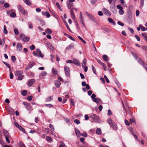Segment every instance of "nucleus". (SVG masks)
<instances>
[{
	"instance_id": "nucleus-1",
	"label": "nucleus",
	"mask_w": 147,
	"mask_h": 147,
	"mask_svg": "<svg viewBox=\"0 0 147 147\" xmlns=\"http://www.w3.org/2000/svg\"><path fill=\"white\" fill-rule=\"evenodd\" d=\"M108 122L110 126L114 129L116 130L117 129V126L115 122L111 119H109L108 120Z\"/></svg>"
},
{
	"instance_id": "nucleus-2",
	"label": "nucleus",
	"mask_w": 147,
	"mask_h": 147,
	"mask_svg": "<svg viewBox=\"0 0 147 147\" xmlns=\"http://www.w3.org/2000/svg\"><path fill=\"white\" fill-rule=\"evenodd\" d=\"M90 117L92 118L94 121L98 123L100 121V119L98 116L95 114H93L91 115Z\"/></svg>"
},
{
	"instance_id": "nucleus-3",
	"label": "nucleus",
	"mask_w": 147,
	"mask_h": 147,
	"mask_svg": "<svg viewBox=\"0 0 147 147\" xmlns=\"http://www.w3.org/2000/svg\"><path fill=\"white\" fill-rule=\"evenodd\" d=\"M64 70L66 76L67 77L69 76L70 72V68L68 66H65L64 67Z\"/></svg>"
},
{
	"instance_id": "nucleus-4",
	"label": "nucleus",
	"mask_w": 147,
	"mask_h": 147,
	"mask_svg": "<svg viewBox=\"0 0 147 147\" xmlns=\"http://www.w3.org/2000/svg\"><path fill=\"white\" fill-rule=\"evenodd\" d=\"M23 104L24 105L27 109L28 110L31 111L32 109V107L27 102H23Z\"/></svg>"
},
{
	"instance_id": "nucleus-5",
	"label": "nucleus",
	"mask_w": 147,
	"mask_h": 147,
	"mask_svg": "<svg viewBox=\"0 0 147 147\" xmlns=\"http://www.w3.org/2000/svg\"><path fill=\"white\" fill-rule=\"evenodd\" d=\"M117 8L119 9V13L120 15H123L124 13V11L123 10V7L119 5H117Z\"/></svg>"
},
{
	"instance_id": "nucleus-6",
	"label": "nucleus",
	"mask_w": 147,
	"mask_h": 147,
	"mask_svg": "<svg viewBox=\"0 0 147 147\" xmlns=\"http://www.w3.org/2000/svg\"><path fill=\"white\" fill-rule=\"evenodd\" d=\"M35 64V62L34 61L31 62L28 65L27 67L26 68V70H28L30 68L32 67Z\"/></svg>"
},
{
	"instance_id": "nucleus-7",
	"label": "nucleus",
	"mask_w": 147,
	"mask_h": 147,
	"mask_svg": "<svg viewBox=\"0 0 147 147\" xmlns=\"http://www.w3.org/2000/svg\"><path fill=\"white\" fill-rule=\"evenodd\" d=\"M138 62L140 65L144 66L145 65V63L143 59L140 58H139L138 60Z\"/></svg>"
},
{
	"instance_id": "nucleus-8",
	"label": "nucleus",
	"mask_w": 147,
	"mask_h": 147,
	"mask_svg": "<svg viewBox=\"0 0 147 147\" xmlns=\"http://www.w3.org/2000/svg\"><path fill=\"white\" fill-rule=\"evenodd\" d=\"M73 63L77 66H79L80 65V61L76 59H73Z\"/></svg>"
},
{
	"instance_id": "nucleus-9",
	"label": "nucleus",
	"mask_w": 147,
	"mask_h": 147,
	"mask_svg": "<svg viewBox=\"0 0 147 147\" xmlns=\"http://www.w3.org/2000/svg\"><path fill=\"white\" fill-rule=\"evenodd\" d=\"M17 50L18 51H20L22 49V44L19 43H18L16 46Z\"/></svg>"
},
{
	"instance_id": "nucleus-10",
	"label": "nucleus",
	"mask_w": 147,
	"mask_h": 147,
	"mask_svg": "<svg viewBox=\"0 0 147 147\" xmlns=\"http://www.w3.org/2000/svg\"><path fill=\"white\" fill-rule=\"evenodd\" d=\"M35 80L34 79H32L30 80L28 84V86L30 87L32 86L33 84L35 82Z\"/></svg>"
},
{
	"instance_id": "nucleus-11",
	"label": "nucleus",
	"mask_w": 147,
	"mask_h": 147,
	"mask_svg": "<svg viewBox=\"0 0 147 147\" xmlns=\"http://www.w3.org/2000/svg\"><path fill=\"white\" fill-rule=\"evenodd\" d=\"M54 84L55 86L57 88H59L61 85V82L58 80H55L54 82Z\"/></svg>"
},
{
	"instance_id": "nucleus-12",
	"label": "nucleus",
	"mask_w": 147,
	"mask_h": 147,
	"mask_svg": "<svg viewBox=\"0 0 147 147\" xmlns=\"http://www.w3.org/2000/svg\"><path fill=\"white\" fill-rule=\"evenodd\" d=\"M42 13L43 16H46L48 18H49L50 16V13L47 11H46L45 12L44 11H42Z\"/></svg>"
},
{
	"instance_id": "nucleus-13",
	"label": "nucleus",
	"mask_w": 147,
	"mask_h": 147,
	"mask_svg": "<svg viewBox=\"0 0 147 147\" xmlns=\"http://www.w3.org/2000/svg\"><path fill=\"white\" fill-rule=\"evenodd\" d=\"M23 74V72L21 71L16 70L14 72L15 76H20Z\"/></svg>"
},
{
	"instance_id": "nucleus-14",
	"label": "nucleus",
	"mask_w": 147,
	"mask_h": 147,
	"mask_svg": "<svg viewBox=\"0 0 147 147\" xmlns=\"http://www.w3.org/2000/svg\"><path fill=\"white\" fill-rule=\"evenodd\" d=\"M36 51L39 54L38 56L40 57H41L43 58L44 55L42 54L41 53V52L40 49H36Z\"/></svg>"
},
{
	"instance_id": "nucleus-15",
	"label": "nucleus",
	"mask_w": 147,
	"mask_h": 147,
	"mask_svg": "<svg viewBox=\"0 0 147 147\" xmlns=\"http://www.w3.org/2000/svg\"><path fill=\"white\" fill-rule=\"evenodd\" d=\"M75 131L77 137H80L81 134L80 131L76 128H75Z\"/></svg>"
},
{
	"instance_id": "nucleus-16",
	"label": "nucleus",
	"mask_w": 147,
	"mask_h": 147,
	"mask_svg": "<svg viewBox=\"0 0 147 147\" xmlns=\"http://www.w3.org/2000/svg\"><path fill=\"white\" fill-rule=\"evenodd\" d=\"M86 58H84L83 60V62L82 63V66L83 68L84 67L86 66Z\"/></svg>"
},
{
	"instance_id": "nucleus-17",
	"label": "nucleus",
	"mask_w": 147,
	"mask_h": 147,
	"mask_svg": "<svg viewBox=\"0 0 147 147\" xmlns=\"http://www.w3.org/2000/svg\"><path fill=\"white\" fill-rule=\"evenodd\" d=\"M30 39V37L29 36H25L23 38L22 40L25 42H28Z\"/></svg>"
},
{
	"instance_id": "nucleus-18",
	"label": "nucleus",
	"mask_w": 147,
	"mask_h": 147,
	"mask_svg": "<svg viewBox=\"0 0 147 147\" xmlns=\"http://www.w3.org/2000/svg\"><path fill=\"white\" fill-rule=\"evenodd\" d=\"M74 47V45L73 44H71L69 45L66 48V49L67 50H69L73 48Z\"/></svg>"
},
{
	"instance_id": "nucleus-19",
	"label": "nucleus",
	"mask_w": 147,
	"mask_h": 147,
	"mask_svg": "<svg viewBox=\"0 0 147 147\" xmlns=\"http://www.w3.org/2000/svg\"><path fill=\"white\" fill-rule=\"evenodd\" d=\"M70 13L72 19L74 20L75 18V17L73 10H71L70 12Z\"/></svg>"
},
{
	"instance_id": "nucleus-20",
	"label": "nucleus",
	"mask_w": 147,
	"mask_h": 147,
	"mask_svg": "<svg viewBox=\"0 0 147 147\" xmlns=\"http://www.w3.org/2000/svg\"><path fill=\"white\" fill-rule=\"evenodd\" d=\"M17 8L19 11L20 12H22L24 9V8L20 5H18Z\"/></svg>"
},
{
	"instance_id": "nucleus-21",
	"label": "nucleus",
	"mask_w": 147,
	"mask_h": 147,
	"mask_svg": "<svg viewBox=\"0 0 147 147\" xmlns=\"http://www.w3.org/2000/svg\"><path fill=\"white\" fill-rule=\"evenodd\" d=\"M101 129L99 128H97L96 130V134L98 135L101 134Z\"/></svg>"
},
{
	"instance_id": "nucleus-22",
	"label": "nucleus",
	"mask_w": 147,
	"mask_h": 147,
	"mask_svg": "<svg viewBox=\"0 0 147 147\" xmlns=\"http://www.w3.org/2000/svg\"><path fill=\"white\" fill-rule=\"evenodd\" d=\"M108 21L111 23H112L113 25H115L116 24V23L115 22L113 21V20L110 18H108Z\"/></svg>"
},
{
	"instance_id": "nucleus-23",
	"label": "nucleus",
	"mask_w": 147,
	"mask_h": 147,
	"mask_svg": "<svg viewBox=\"0 0 147 147\" xmlns=\"http://www.w3.org/2000/svg\"><path fill=\"white\" fill-rule=\"evenodd\" d=\"M3 131L5 136L9 135L8 131L5 129H3Z\"/></svg>"
},
{
	"instance_id": "nucleus-24",
	"label": "nucleus",
	"mask_w": 147,
	"mask_h": 147,
	"mask_svg": "<svg viewBox=\"0 0 147 147\" xmlns=\"http://www.w3.org/2000/svg\"><path fill=\"white\" fill-rule=\"evenodd\" d=\"M131 53L136 60H137L138 59V55L136 54L134 52L132 51L131 52Z\"/></svg>"
},
{
	"instance_id": "nucleus-25",
	"label": "nucleus",
	"mask_w": 147,
	"mask_h": 147,
	"mask_svg": "<svg viewBox=\"0 0 147 147\" xmlns=\"http://www.w3.org/2000/svg\"><path fill=\"white\" fill-rule=\"evenodd\" d=\"M53 97L52 96L48 97L46 99V101L47 102H50L52 100Z\"/></svg>"
},
{
	"instance_id": "nucleus-26",
	"label": "nucleus",
	"mask_w": 147,
	"mask_h": 147,
	"mask_svg": "<svg viewBox=\"0 0 147 147\" xmlns=\"http://www.w3.org/2000/svg\"><path fill=\"white\" fill-rule=\"evenodd\" d=\"M103 11L105 12V14H110V12L107 9L104 8L103 9Z\"/></svg>"
},
{
	"instance_id": "nucleus-27",
	"label": "nucleus",
	"mask_w": 147,
	"mask_h": 147,
	"mask_svg": "<svg viewBox=\"0 0 147 147\" xmlns=\"http://www.w3.org/2000/svg\"><path fill=\"white\" fill-rule=\"evenodd\" d=\"M46 45L47 46H49V47H50V48L52 50L53 49V47L50 43H47L46 44Z\"/></svg>"
},
{
	"instance_id": "nucleus-28",
	"label": "nucleus",
	"mask_w": 147,
	"mask_h": 147,
	"mask_svg": "<svg viewBox=\"0 0 147 147\" xmlns=\"http://www.w3.org/2000/svg\"><path fill=\"white\" fill-rule=\"evenodd\" d=\"M3 63L5 65L9 68V71H11V66L6 62L3 61Z\"/></svg>"
},
{
	"instance_id": "nucleus-29",
	"label": "nucleus",
	"mask_w": 147,
	"mask_h": 147,
	"mask_svg": "<svg viewBox=\"0 0 147 147\" xmlns=\"http://www.w3.org/2000/svg\"><path fill=\"white\" fill-rule=\"evenodd\" d=\"M108 58V56L105 55H103L102 58L103 60L105 61L106 62L108 61V60L107 59V58Z\"/></svg>"
},
{
	"instance_id": "nucleus-30",
	"label": "nucleus",
	"mask_w": 147,
	"mask_h": 147,
	"mask_svg": "<svg viewBox=\"0 0 147 147\" xmlns=\"http://www.w3.org/2000/svg\"><path fill=\"white\" fill-rule=\"evenodd\" d=\"M25 3L28 5H32L31 2L28 0H26L25 1Z\"/></svg>"
},
{
	"instance_id": "nucleus-31",
	"label": "nucleus",
	"mask_w": 147,
	"mask_h": 147,
	"mask_svg": "<svg viewBox=\"0 0 147 147\" xmlns=\"http://www.w3.org/2000/svg\"><path fill=\"white\" fill-rule=\"evenodd\" d=\"M19 146L20 147H26V146L21 141L19 143Z\"/></svg>"
},
{
	"instance_id": "nucleus-32",
	"label": "nucleus",
	"mask_w": 147,
	"mask_h": 147,
	"mask_svg": "<svg viewBox=\"0 0 147 147\" xmlns=\"http://www.w3.org/2000/svg\"><path fill=\"white\" fill-rule=\"evenodd\" d=\"M52 32L51 29L49 28H47L46 30V32L48 34H50Z\"/></svg>"
},
{
	"instance_id": "nucleus-33",
	"label": "nucleus",
	"mask_w": 147,
	"mask_h": 147,
	"mask_svg": "<svg viewBox=\"0 0 147 147\" xmlns=\"http://www.w3.org/2000/svg\"><path fill=\"white\" fill-rule=\"evenodd\" d=\"M94 102H95L96 103L99 102L100 101V99L98 98H95L92 100Z\"/></svg>"
},
{
	"instance_id": "nucleus-34",
	"label": "nucleus",
	"mask_w": 147,
	"mask_h": 147,
	"mask_svg": "<svg viewBox=\"0 0 147 147\" xmlns=\"http://www.w3.org/2000/svg\"><path fill=\"white\" fill-rule=\"evenodd\" d=\"M144 5V0H140V8L142 9Z\"/></svg>"
},
{
	"instance_id": "nucleus-35",
	"label": "nucleus",
	"mask_w": 147,
	"mask_h": 147,
	"mask_svg": "<svg viewBox=\"0 0 147 147\" xmlns=\"http://www.w3.org/2000/svg\"><path fill=\"white\" fill-rule=\"evenodd\" d=\"M78 38L79 39L81 40L84 44H86V42L80 36H78Z\"/></svg>"
},
{
	"instance_id": "nucleus-36",
	"label": "nucleus",
	"mask_w": 147,
	"mask_h": 147,
	"mask_svg": "<svg viewBox=\"0 0 147 147\" xmlns=\"http://www.w3.org/2000/svg\"><path fill=\"white\" fill-rule=\"evenodd\" d=\"M27 92V91L26 90H24L22 91L21 94L23 96H25Z\"/></svg>"
},
{
	"instance_id": "nucleus-37",
	"label": "nucleus",
	"mask_w": 147,
	"mask_h": 147,
	"mask_svg": "<svg viewBox=\"0 0 147 147\" xmlns=\"http://www.w3.org/2000/svg\"><path fill=\"white\" fill-rule=\"evenodd\" d=\"M10 15L12 18H15L16 16V14L15 12H13L10 14Z\"/></svg>"
},
{
	"instance_id": "nucleus-38",
	"label": "nucleus",
	"mask_w": 147,
	"mask_h": 147,
	"mask_svg": "<svg viewBox=\"0 0 147 147\" xmlns=\"http://www.w3.org/2000/svg\"><path fill=\"white\" fill-rule=\"evenodd\" d=\"M3 33L5 34H6L7 33V31L6 29V27L5 26H4L3 28Z\"/></svg>"
},
{
	"instance_id": "nucleus-39",
	"label": "nucleus",
	"mask_w": 147,
	"mask_h": 147,
	"mask_svg": "<svg viewBox=\"0 0 147 147\" xmlns=\"http://www.w3.org/2000/svg\"><path fill=\"white\" fill-rule=\"evenodd\" d=\"M129 122L131 124H132V123H134L135 122V120L134 118H130L129 119Z\"/></svg>"
},
{
	"instance_id": "nucleus-40",
	"label": "nucleus",
	"mask_w": 147,
	"mask_h": 147,
	"mask_svg": "<svg viewBox=\"0 0 147 147\" xmlns=\"http://www.w3.org/2000/svg\"><path fill=\"white\" fill-rule=\"evenodd\" d=\"M65 36H67V37L71 40L74 41H75V40L74 38L72 37L71 36H69V35L68 34L66 35L65 34Z\"/></svg>"
},
{
	"instance_id": "nucleus-41",
	"label": "nucleus",
	"mask_w": 147,
	"mask_h": 147,
	"mask_svg": "<svg viewBox=\"0 0 147 147\" xmlns=\"http://www.w3.org/2000/svg\"><path fill=\"white\" fill-rule=\"evenodd\" d=\"M53 73V74L56 75L57 73V71L56 69H55L54 68L52 69Z\"/></svg>"
},
{
	"instance_id": "nucleus-42",
	"label": "nucleus",
	"mask_w": 147,
	"mask_h": 147,
	"mask_svg": "<svg viewBox=\"0 0 147 147\" xmlns=\"http://www.w3.org/2000/svg\"><path fill=\"white\" fill-rule=\"evenodd\" d=\"M10 135L5 136V138L6 140V141L9 143L10 142V141L9 139V138H10Z\"/></svg>"
},
{
	"instance_id": "nucleus-43",
	"label": "nucleus",
	"mask_w": 147,
	"mask_h": 147,
	"mask_svg": "<svg viewBox=\"0 0 147 147\" xmlns=\"http://www.w3.org/2000/svg\"><path fill=\"white\" fill-rule=\"evenodd\" d=\"M74 4L73 3H71L67 1V6H69L72 7L73 6Z\"/></svg>"
},
{
	"instance_id": "nucleus-44",
	"label": "nucleus",
	"mask_w": 147,
	"mask_h": 147,
	"mask_svg": "<svg viewBox=\"0 0 147 147\" xmlns=\"http://www.w3.org/2000/svg\"><path fill=\"white\" fill-rule=\"evenodd\" d=\"M45 106L47 107L51 108L53 107V105L52 104H45Z\"/></svg>"
},
{
	"instance_id": "nucleus-45",
	"label": "nucleus",
	"mask_w": 147,
	"mask_h": 147,
	"mask_svg": "<svg viewBox=\"0 0 147 147\" xmlns=\"http://www.w3.org/2000/svg\"><path fill=\"white\" fill-rule=\"evenodd\" d=\"M88 17L90 20H92L93 21H94L95 19L94 18L91 14Z\"/></svg>"
},
{
	"instance_id": "nucleus-46",
	"label": "nucleus",
	"mask_w": 147,
	"mask_h": 147,
	"mask_svg": "<svg viewBox=\"0 0 147 147\" xmlns=\"http://www.w3.org/2000/svg\"><path fill=\"white\" fill-rule=\"evenodd\" d=\"M14 32L15 34L16 35H18L19 34L18 30L17 28H15L14 29Z\"/></svg>"
},
{
	"instance_id": "nucleus-47",
	"label": "nucleus",
	"mask_w": 147,
	"mask_h": 147,
	"mask_svg": "<svg viewBox=\"0 0 147 147\" xmlns=\"http://www.w3.org/2000/svg\"><path fill=\"white\" fill-rule=\"evenodd\" d=\"M92 69L93 72V73L95 74H96V72L94 67L93 65H92Z\"/></svg>"
},
{
	"instance_id": "nucleus-48",
	"label": "nucleus",
	"mask_w": 147,
	"mask_h": 147,
	"mask_svg": "<svg viewBox=\"0 0 147 147\" xmlns=\"http://www.w3.org/2000/svg\"><path fill=\"white\" fill-rule=\"evenodd\" d=\"M128 30L131 32V34H134V30L133 29L131 28L128 27Z\"/></svg>"
},
{
	"instance_id": "nucleus-49",
	"label": "nucleus",
	"mask_w": 147,
	"mask_h": 147,
	"mask_svg": "<svg viewBox=\"0 0 147 147\" xmlns=\"http://www.w3.org/2000/svg\"><path fill=\"white\" fill-rule=\"evenodd\" d=\"M79 19L80 22H81V21H82L83 20L82 15V12H80V13Z\"/></svg>"
},
{
	"instance_id": "nucleus-50",
	"label": "nucleus",
	"mask_w": 147,
	"mask_h": 147,
	"mask_svg": "<svg viewBox=\"0 0 147 147\" xmlns=\"http://www.w3.org/2000/svg\"><path fill=\"white\" fill-rule=\"evenodd\" d=\"M4 6L5 7L7 8L9 7V4L7 3H4Z\"/></svg>"
},
{
	"instance_id": "nucleus-51",
	"label": "nucleus",
	"mask_w": 147,
	"mask_h": 147,
	"mask_svg": "<svg viewBox=\"0 0 147 147\" xmlns=\"http://www.w3.org/2000/svg\"><path fill=\"white\" fill-rule=\"evenodd\" d=\"M29 24L28 25V27L30 29H32L33 28V26L32 25V24L30 22V23H28Z\"/></svg>"
},
{
	"instance_id": "nucleus-52",
	"label": "nucleus",
	"mask_w": 147,
	"mask_h": 147,
	"mask_svg": "<svg viewBox=\"0 0 147 147\" xmlns=\"http://www.w3.org/2000/svg\"><path fill=\"white\" fill-rule=\"evenodd\" d=\"M47 73L45 71H42L40 74L42 76H45L47 75Z\"/></svg>"
},
{
	"instance_id": "nucleus-53",
	"label": "nucleus",
	"mask_w": 147,
	"mask_h": 147,
	"mask_svg": "<svg viewBox=\"0 0 147 147\" xmlns=\"http://www.w3.org/2000/svg\"><path fill=\"white\" fill-rule=\"evenodd\" d=\"M5 42V41L4 40H2L1 39H0V45H2L3 46L4 45V44Z\"/></svg>"
},
{
	"instance_id": "nucleus-54",
	"label": "nucleus",
	"mask_w": 147,
	"mask_h": 147,
	"mask_svg": "<svg viewBox=\"0 0 147 147\" xmlns=\"http://www.w3.org/2000/svg\"><path fill=\"white\" fill-rule=\"evenodd\" d=\"M56 5H57L58 8L61 11H62V9L61 8V7L59 3L58 2H57L56 3Z\"/></svg>"
},
{
	"instance_id": "nucleus-55",
	"label": "nucleus",
	"mask_w": 147,
	"mask_h": 147,
	"mask_svg": "<svg viewBox=\"0 0 147 147\" xmlns=\"http://www.w3.org/2000/svg\"><path fill=\"white\" fill-rule=\"evenodd\" d=\"M32 98V96H29L27 97V99L29 101H31Z\"/></svg>"
},
{
	"instance_id": "nucleus-56",
	"label": "nucleus",
	"mask_w": 147,
	"mask_h": 147,
	"mask_svg": "<svg viewBox=\"0 0 147 147\" xmlns=\"http://www.w3.org/2000/svg\"><path fill=\"white\" fill-rule=\"evenodd\" d=\"M49 126L50 128H51V130L52 131H54V128L53 127V125H52L51 124H50L49 125Z\"/></svg>"
},
{
	"instance_id": "nucleus-57",
	"label": "nucleus",
	"mask_w": 147,
	"mask_h": 147,
	"mask_svg": "<svg viewBox=\"0 0 147 147\" xmlns=\"http://www.w3.org/2000/svg\"><path fill=\"white\" fill-rule=\"evenodd\" d=\"M46 140L47 141H49V142H50V141H52V138L51 137H50L48 136H47L46 137Z\"/></svg>"
},
{
	"instance_id": "nucleus-58",
	"label": "nucleus",
	"mask_w": 147,
	"mask_h": 147,
	"mask_svg": "<svg viewBox=\"0 0 147 147\" xmlns=\"http://www.w3.org/2000/svg\"><path fill=\"white\" fill-rule=\"evenodd\" d=\"M24 77V76L22 75L19 76L18 79L19 80H21L23 79Z\"/></svg>"
},
{
	"instance_id": "nucleus-59",
	"label": "nucleus",
	"mask_w": 147,
	"mask_h": 147,
	"mask_svg": "<svg viewBox=\"0 0 147 147\" xmlns=\"http://www.w3.org/2000/svg\"><path fill=\"white\" fill-rule=\"evenodd\" d=\"M74 121L75 123H76L77 124H79L80 123V121L77 119H76L74 120Z\"/></svg>"
},
{
	"instance_id": "nucleus-60",
	"label": "nucleus",
	"mask_w": 147,
	"mask_h": 147,
	"mask_svg": "<svg viewBox=\"0 0 147 147\" xmlns=\"http://www.w3.org/2000/svg\"><path fill=\"white\" fill-rule=\"evenodd\" d=\"M30 48L31 50H33L34 49L35 47L34 45H32L30 47Z\"/></svg>"
},
{
	"instance_id": "nucleus-61",
	"label": "nucleus",
	"mask_w": 147,
	"mask_h": 147,
	"mask_svg": "<svg viewBox=\"0 0 147 147\" xmlns=\"http://www.w3.org/2000/svg\"><path fill=\"white\" fill-rule=\"evenodd\" d=\"M21 13L25 16L28 13L27 11H25L24 9Z\"/></svg>"
},
{
	"instance_id": "nucleus-62",
	"label": "nucleus",
	"mask_w": 147,
	"mask_h": 147,
	"mask_svg": "<svg viewBox=\"0 0 147 147\" xmlns=\"http://www.w3.org/2000/svg\"><path fill=\"white\" fill-rule=\"evenodd\" d=\"M70 102L73 106H74L75 105V102L73 99L70 100Z\"/></svg>"
},
{
	"instance_id": "nucleus-63",
	"label": "nucleus",
	"mask_w": 147,
	"mask_h": 147,
	"mask_svg": "<svg viewBox=\"0 0 147 147\" xmlns=\"http://www.w3.org/2000/svg\"><path fill=\"white\" fill-rule=\"evenodd\" d=\"M9 112H10V113L11 114H13L14 113V110L11 108H9Z\"/></svg>"
},
{
	"instance_id": "nucleus-64",
	"label": "nucleus",
	"mask_w": 147,
	"mask_h": 147,
	"mask_svg": "<svg viewBox=\"0 0 147 147\" xmlns=\"http://www.w3.org/2000/svg\"><path fill=\"white\" fill-rule=\"evenodd\" d=\"M142 35L144 38H145L147 36V33H142Z\"/></svg>"
}]
</instances>
